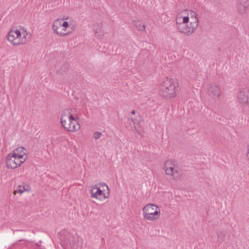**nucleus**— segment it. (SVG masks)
Returning a JSON list of instances; mask_svg holds the SVG:
<instances>
[{"mask_svg": "<svg viewBox=\"0 0 249 249\" xmlns=\"http://www.w3.org/2000/svg\"><path fill=\"white\" fill-rule=\"evenodd\" d=\"M78 119V118H76L73 116L71 108H66L61 113V124L68 131L73 132L80 129V124Z\"/></svg>", "mask_w": 249, "mask_h": 249, "instance_id": "nucleus-1", "label": "nucleus"}, {"mask_svg": "<svg viewBox=\"0 0 249 249\" xmlns=\"http://www.w3.org/2000/svg\"><path fill=\"white\" fill-rule=\"evenodd\" d=\"M178 86L176 80L172 78L166 79L160 86V93L166 97H174L178 91Z\"/></svg>", "mask_w": 249, "mask_h": 249, "instance_id": "nucleus-2", "label": "nucleus"}, {"mask_svg": "<svg viewBox=\"0 0 249 249\" xmlns=\"http://www.w3.org/2000/svg\"><path fill=\"white\" fill-rule=\"evenodd\" d=\"M183 13L179 14L176 18L178 29L179 31L186 35H191L198 26L196 24L195 27L192 22L189 21L188 17H183Z\"/></svg>", "mask_w": 249, "mask_h": 249, "instance_id": "nucleus-3", "label": "nucleus"}, {"mask_svg": "<svg viewBox=\"0 0 249 249\" xmlns=\"http://www.w3.org/2000/svg\"><path fill=\"white\" fill-rule=\"evenodd\" d=\"M53 32L60 36H64L69 35L72 29L67 21L63 19H56L53 25Z\"/></svg>", "mask_w": 249, "mask_h": 249, "instance_id": "nucleus-4", "label": "nucleus"}, {"mask_svg": "<svg viewBox=\"0 0 249 249\" xmlns=\"http://www.w3.org/2000/svg\"><path fill=\"white\" fill-rule=\"evenodd\" d=\"M27 33L24 30H12L8 35L7 39L14 45L25 44L26 42Z\"/></svg>", "mask_w": 249, "mask_h": 249, "instance_id": "nucleus-5", "label": "nucleus"}, {"mask_svg": "<svg viewBox=\"0 0 249 249\" xmlns=\"http://www.w3.org/2000/svg\"><path fill=\"white\" fill-rule=\"evenodd\" d=\"M143 218L150 221H154L159 218L160 211L159 207L154 204H148L142 209Z\"/></svg>", "mask_w": 249, "mask_h": 249, "instance_id": "nucleus-6", "label": "nucleus"}, {"mask_svg": "<svg viewBox=\"0 0 249 249\" xmlns=\"http://www.w3.org/2000/svg\"><path fill=\"white\" fill-rule=\"evenodd\" d=\"M164 170L166 175L172 177V178L177 180L180 178L179 166L176 161L168 160L164 163Z\"/></svg>", "mask_w": 249, "mask_h": 249, "instance_id": "nucleus-7", "label": "nucleus"}, {"mask_svg": "<svg viewBox=\"0 0 249 249\" xmlns=\"http://www.w3.org/2000/svg\"><path fill=\"white\" fill-rule=\"evenodd\" d=\"M23 161L20 160V159L16 157L11 153L8 154L5 160L6 166L8 169H14L18 167L21 166V165L24 163Z\"/></svg>", "mask_w": 249, "mask_h": 249, "instance_id": "nucleus-8", "label": "nucleus"}, {"mask_svg": "<svg viewBox=\"0 0 249 249\" xmlns=\"http://www.w3.org/2000/svg\"><path fill=\"white\" fill-rule=\"evenodd\" d=\"M89 194L91 198L103 201L107 197L103 194V191L98 186L97 184L92 185L90 186Z\"/></svg>", "mask_w": 249, "mask_h": 249, "instance_id": "nucleus-9", "label": "nucleus"}, {"mask_svg": "<svg viewBox=\"0 0 249 249\" xmlns=\"http://www.w3.org/2000/svg\"><path fill=\"white\" fill-rule=\"evenodd\" d=\"M237 101L243 106H248L249 103V89H240L237 94Z\"/></svg>", "mask_w": 249, "mask_h": 249, "instance_id": "nucleus-10", "label": "nucleus"}, {"mask_svg": "<svg viewBox=\"0 0 249 249\" xmlns=\"http://www.w3.org/2000/svg\"><path fill=\"white\" fill-rule=\"evenodd\" d=\"M249 7V0H237L236 2V10L240 15H245Z\"/></svg>", "mask_w": 249, "mask_h": 249, "instance_id": "nucleus-11", "label": "nucleus"}, {"mask_svg": "<svg viewBox=\"0 0 249 249\" xmlns=\"http://www.w3.org/2000/svg\"><path fill=\"white\" fill-rule=\"evenodd\" d=\"M208 95L213 99H217L221 95V90L219 87L215 84L209 85L207 89Z\"/></svg>", "mask_w": 249, "mask_h": 249, "instance_id": "nucleus-12", "label": "nucleus"}, {"mask_svg": "<svg viewBox=\"0 0 249 249\" xmlns=\"http://www.w3.org/2000/svg\"><path fill=\"white\" fill-rule=\"evenodd\" d=\"M16 157L18 158L20 160L25 162L26 160V149L23 147H19L15 149L11 152Z\"/></svg>", "mask_w": 249, "mask_h": 249, "instance_id": "nucleus-13", "label": "nucleus"}, {"mask_svg": "<svg viewBox=\"0 0 249 249\" xmlns=\"http://www.w3.org/2000/svg\"><path fill=\"white\" fill-rule=\"evenodd\" d=\"M183 17H188L189 18V21L192 22V23L193 24L194 27L196 24H198V19L197 17V15L196 12L193 11H188L187 13V15H183Z\"/></svg>", "mask_w": 249, "mask_h": 249, "instance_id": "nucleus-14", "label": "nucleus"}, {"mask_svg": "<svg viewBox=\"0 0 249 249\" xmlns=\"http://www.w3.org/2000/svg\"><path fill=\"white\" fill-rule=\"evenodd\" d=\"M30 191L31 188L30 186L28 184L23 183L22 184L18 186L17 189L14 191V194L15 195L17 193L21 194L25 191L29 192Z\"/></svg>", "mask_w": 249, "mask_h": 249, "instance_id": "nucleus-15", "label": "nucleus"}, {"mask_svg": "<svg viewBox=\"0 0 249 249\" xmlns=\"http://www.w3.org/2000/svg\"><path fill=\"white\" fill-rule=\"evenodd\" d=\"M134 25L137 28V30L140 31H144L145 30V26L144 23L142 21L135 20L133 21Z\"/></svg>", "mask_w": 249, "mask_h": 249, "instance_id": "nucleus-16", "label": "nucleus"}, {"mask_svg": "<svg viewBox=\"0 0 249 249\" xmlns=\"http://www.w3.org/2000/svg\"><path fill=\"white\" fill-rule=\"evenodd\" d=\"M138 118H139L138 119H136L134 118H133L131 116L130 117L131 121L133 123V124L134 125V127H135V129L136 130L137 133L139 134H140V131L137 130V124H140L141 123V121H142V119L141 117L140 116H139Z\"/></svg>", "mask_w": 249, "mask_h": 249, "instance_id": "nucleus-17", "label": "nucleus"}, {"mask_svg": "<svg viewBox=\"0 0 249 249\" xmlns=\"http://www.w3.org/2000/svg\"><path fill=\"white\" fill-rule=\"evenodd\" d=\"M188 76H189L190 78L193 80H200L201 79H202L201 74H198L197 72H190L188 73Z\"/></svg>", "mask_w": 249, "mask_h": 249, "instance_id": "nucleus-18", "label": "nucleus"}, {"mask_svg": "<svg viewBox=\"0 0 249 249\" xmlns=\"http://www.w3.org/2000/svg\"><path fill=\"white\" fill-rule=\"evenodd\" d=\"M218 241L222 242L224 240V234L222 231H218L217 232Z\"/></svg>", "mask_w": 249, "mask_h": 249, "instance_id": "nucleus-19", "label": "nucleus"}, {"mask_svg": "<svg viewBox=\"0 0 249 249\" xmlns=\"http://www.w3.org/2000/svg\"><path fill=\"white\" fill-rule=\"evenodd\" d=\"M93 135H94V138L95 139H98L100 138L101 136L102 135V133L100 132L97 131V132H94Z\"/></svg>", "mask_w": 249, "mask_h": 249, "instance_id": "nucleus-20", "label": "nucleus"}, {"mask_svg": "<svg viewBox=\"0 0 249 249\" xmlns=\"http://www.w3.org/2000/svg\"><path fill=\"white\" fill-rule=\"evenodd\" d=\"M246 157L247 159L249 160V143L247 145V146Z\"/></svg>", "mask_w": 249, "mask_h": 249, "instance_id": "nucleus-21", "label": "nucleus"}, {"mask_svg": "<svg viewBox=\"0 0 249 249\" xmlns=\"http://www.w3.org/2000/svg\"><path fill=\"white\" fill-rule=\"evenodd\" d=\"M131 114H133V115H134L135 114V111L134 110H133L131 111Z\"/></svg>", "mask_w": 249, "mask_h": 249, "instance_id": "nucleus-22", "label": "nucleus"}, {"mask_svg": "<svg viewBox=\"0 0 249 249\" xmlns=\"http://www.w3.org/2000/svg\"><path fill=\"white\" fill-rule=\"evenodd\" d=\"M103 185L105 186V187H106L107 188L108 190V187L105 183H104L103 184Z\"/></svg>", "mask_w": 249, "mask_h": 249, "instance_id": "nucleus-23", "label": "nucleus"}, {"mask_svg": "<svg viewBox=\"0 0 249 249\" xmlns=\"http://www.w3.org/2000/svg\"><path fill=\"white\" fill-rule=\"evenodd\" d=\"M95 34H97V31H95Z\"/></svg>", "mask_w": 249, "mask_h": 249, "instance_id": "nucleus-24", "label": "nucleus"}]
</instances>
